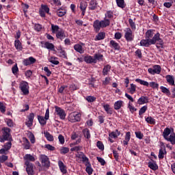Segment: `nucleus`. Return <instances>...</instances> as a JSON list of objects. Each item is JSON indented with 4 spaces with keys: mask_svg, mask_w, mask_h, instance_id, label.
I'll use <instances>...</instances> for the list:
<instances>
[{
    "mask_svg": "<svg viewBox=\"0 0 175 175\" xmlns=\"http://www.w3.org/2000/svg\"><path fill=\"white\" fill-rule=\"evenodd\" d=\"M171 133V134H170ZM169 135L170 137H169ZM163 136L167 142H170L171 144H175V133H172V130L169 128H165L163 132Z\"/></svg>",
    "mask_w": 175,
    "mask_h": 175,
    "instance_id": "obj_1",
    "label": "nucleus"
},
{
    "mask_svg": "<svg viewBox=\"0 0 175 175\" xmlns=\"http://www.w3.org/2000/svg\"><path fill=\"white\" fill-rule=\"evenodd\" d=\"M157 42H159V43L157 44V49H163V40L161 38V33H157L156 34H154L153 37L150 39V43H152V44H155Z\"/></svg>",
    "mask_w": 175,
    "mask_h": 175,
    "instance_id": "obj_2",
    "label": "nucleus"
},
{
    "mask_svg": "<svg viewBox=\"0 0 175 175\" xmlns=\"http://www.w3.org/2000/svg\"><path fill=\"white\" fill-rule=\"evenodd\" d=\"M3 135L0 136L1 143H3L6 140L10 142L12 140V135H10V129L4 127L2 129Z\"/></svg>",
    "mask_w": 175,
    "mask_h": 175,
    "instance_id": "obj_3",
    "label": "nucleus"
},
{
    "mask_svg": "<svg viewBox=\"0 0 175 175\" xmlns=\"http://www.w3.org/2000/svg\"><path fill=\"white\" fill-rule=\"evenodd\" d=\"M81 117V114L77 112H72L70 113L68 116V121L70 122H77L80 121Z\"/></svg>",
    "mask_w": 175,
    "mask_h": 175,
    "instance_id": "obj_4",
    "label": "nucleus"
},
{
    "mask_svg": "<svg viewBox=\"0 0 175 175\" xmlns=\"http://www.w3.org/2000/svg\"><path fill=\"white\" fill-rule=\"evenodd\" d=\"M162 70V68L159 65H154L152 68L148 69V73L150 75H159Z\"/></svg>",
    "mask_w": 175,
    "mask_h": 175,
    "instance_id": "obj_5",
    "label": "nucleus"
},
{
    "mask_svg": "<svg viewBox=\"0 0 175 175\" xmlns=\"http://www.w3.org/2000/svg\"><path fill=\"white\" fill-rule=\"evenodd\" d=\"M19 88L22 91L23 95H28L29 94V86L26 81H23L20 83Z\"/></svg>",
    "mask_w": 175,
    "mask_h": 175,
    "instance_id": "obj_6",
    "label": "nucleus"
},
{
    "mask_svg": "<svg viewBox=\"0 0 175 175\" xmlns=\"http://www.w3.org/2000/svg\"><path fill=\"white\" fill-rule=\"evenodd\" d=\"M124 38L127 42H132L135 39V35H133L131 28L126 29Z\"/></svg>",
    "mask_w": 175,
    "mask_h": 175,
    "instance_id": "obj_7",
    "label": "nucleus"
},
{
    "mask_svg": "<svg viewBox=\"0 0 175 175\" xmlns=\"http://www.w3.org/2000/svg\"><path fill=\"white\" fill-rule=\"evenodd\" d=\"M55 109L57 116H59L61 120H65V118H66V113H65V111L62 109V108L56 106L55 107Z\"/></svg>",
    "mask_w": 175,
    "mask_h": 175,
    "instance_id": "obj_8",
    "label": "nucleus"
},
{
    "mask_svg": "<svg viewBox=\"0 0 175 175\" xmlns=\"http://www.w3.org/2000/svg\"><path fill=\"white\" fill-rule=\"evenodd\" d=\"M36 165H38L39 172L44 170V155H40V161H36Z\"/></svg>",
    "mask_w": 175,
    "mask_h": 175,
    "instance_id": "obj_9",
    "label": "nucleus"
},
{
    "mask_svg": "<svg viewBox=\"0 0 175 175\" xmlns=\"http://www.w3.org/2000/svg\"><path fill=\"white\" fill-rule=\"evenodd\" d=\"M25 165H26V171L27 172V174L29 175H33L35 173L33 172V164L32 163L26 161L25 163Z\"/></svg>",
    "mask_w": 175,
    "mask_h": 175,
    "instance_id": "obj_10",
    "label": "nucleus"
},
{
    "mask_svg": "<svg viewBox=\"0 0 175 175\" xmlns=\"http://www.w3.org/2000/svg\"><path fill=\"white\" fill-rule=\"evenodd\" d=\"M56 38L57 39H59L60 40H64L65 38H66V35L65 34V31L64 29H60L59 31H58L56 33Z\"/></svg>",
    "mask_w": 175,
    "mask_h": 175,
    "instance_id": "obj_11",
    "label": "nucleus"
},
{
    "mask_svg": "<svg viewBox=\"0 0 175 175\" xmlns=\"http://www.w3.org/2000/svg\"><path fill=\"white\" fill-rule=\"evenodd\" d=\"M95 32H98L102 28V23L99 20H96L93 23Z\"/></svg>",
    "mask_w": 175,
    "mask_h": 175,
    "instance_id": "obj_12",
    "label": "nucleus"
},
{
    "mask_svg": "<svg viewBox=\"0 0 175 175\" xmlns=\"http://www.w3.org/2000/svg\"><path fill=\"white\" fill-rule=\"evenodd\" d=\"M151 44H152L151 40L148 38H146V40L143 39L140 41V46H142L143 47H150Z\"/></svg>",
    "mask_w": 175,
    "mask_h": 175,
    "instance_id": "obj_13",
    "label": "nucleus"
},
{
    "mask_svg": "<svg viewBox=\"0 0 175 175\" xmlns=\"http://www.w3.org/2000/svg\"><path fill=\"white\" fill-rule=\"evenodd\" d=\"M58 166L63 174H66V173H68V170H66V165L64 164V162H62V161H58Z\"/></svg>",
    "mask_w": 175,
    "mask_h": 175,
    "instance_id": "obj_14",
    "label": "nucleus"
},
{
    "mask_svg": "<svg viewBox=\"0 0 175 175\" xmlns=\"http://www.w3.org/2000/svg\"><path fill=\"white\" fill-rule=\"evenodd\" d=\"M138 105H144V103H148V97L142 96L137 100Z\"/></svg>",
    "mask_w": 175,
    "mask_h": 175,
    "instance_id": "obj_15",
    "label": "nucleus"
},
{
    "mask_svg": "<svg viewBox=\"0 0 175 175\" xmlns=\"http://www.w3.org/2000/svg\"><path fill=\"white\" fill-rule=\"evenodd\" d=\"M84 61L86 64H95L94 57L91 55L85 56Z\"/></svg>",
    "mask_w": 175,
    "mask_h": 175,
    "instance_id": "obj_16",
    "label": "nucleus"
},
{
    "mask_svg": "<svg viewBox=\"0 0 175 175\" xmlns=\"http://www.w3.org/2000/svg\"><path fill=\"white\" fill-rule=\"evenodd\" d=\"M109 46L114 50H120V44L113 40L110 41Z\"/></svg>",
    "mask_w": 175,
    "mask_h": 175,
    "instance_id": "obj_17",
    "label": "nucleus"
},
{
    "mask_svg": "<svg viewBox=\"0 0 175 175\" xmlns=\"http://www.w3.org/2000/svg\"><path fill=\"white\" fill-rule=\"evenodd\" d=\"M154 32H155L154 29L148 30L145 33L146 39H152L154 35Z\"/></svg>",
    "mask_w": 175,
    "mask_h": 175,
    "instance_id": "obj_18",
    "label": "nucleus"
},
{
    "mask_svg": "<svg viewBox=\"0 0 175 175\" xmlns=\"http://www.w3.org/2000/svg\"><path fill=\"white\" fill-rule=\"evenodd\" d=\"M44 46L48 50L55 51V46H54V44L50 43L49 42H45Z\"/></svg>",
    "mask_w": 175,
    "mask_h": 175,
    "instance_id": "obj_19",
    "label": "nucleus"
},
{
    "mask_svg": "<svg viewBox=\"0 0 175 175\" xmlns=\"http://www.w3.org/2000/svg\"><path fill=\"white\" fill-rule=\"evenodd\" d=\"M165 154H166V148L165 147L161 148L159 152V155H158L159 159H163V158H165Z\"/></svg>",
    "mask_w": 175,
    "mask_h": 175,
    "instance_id": "obj_20",
    "label": "nucleus"
},
{
    "mask_svg": "<svg viewBox=\"0 0 175 175\" xmlns=\"http://www.w3.org/2000/svg\"><path fill=\"white\" fill-rule=\"evenodd\" d=\"M74 50L80 54H83L84 53V49H83V46L79 44H77L74 46Z\"/></svg>",
    "mask_w": 175,
    "mask_h": 175,
    "instance_id": "obj_21",
    "label": "nucleus"
},
{
    "mask_svg": "<svg viewBox=\"0 0 175 175\" xmlns=\"http://www.w3.org/2000/svg\"><path fill=\"white\" fill-rule=\"evenodd\" d=\"M98 3H96V0H91L89 4L90 10H95L96 9V6Z\"/></svg>",
    "mask_w": 175,
    "mask_h": 175,
    "instance_id": "obj_22",
    "label": "nucleus"
},
{
    "mask_svg": "<svg viewBox=\"0 0 175 175\" xmlns=\"http://www.w3.org/2000/svg\"><path fill=\"white\" fill-rule=\"evenodd\" d=\"M122 105H124V101L118 100L114 103V109L115 110H120L121 107H122Z\"/></svg>",
    "mask_w": 175,
    "mask_h": 175,
    "instance_id": "obj_23",
    "label": "nucleus"
},
{
    "mask_svg": "<svg viewBox=\"0 0 175 175\" xmlns=\"http://www.w3.org/2000/svg\"><path fill=\"white\" fill-rule=\"evenodd\" d=\"M104 110L107 114H113V108L110 107V105L106 104L103 105Z\"/></svg>",
    "mask_w": 175,
    "mask_h": 175,
    "instance_id": "obj_24",
    "label": "nucleus"
},
{
    "mask_svg": "<svg viewBox=\"0 0 175 175\" xmlns=\"http://www.w3.org/2000/svg\"><path fill=\"white\" fill-rule=\"evenodd\" d=\"M110 69H111V66L109 64L104 66L103 70V76H107L109 75V72H110Z\"/></svg>",
    "mask_w": 175,
    "mask_h": 175,
    "instance_id": "obj_25",
    "label": "nucleus"
},
{
    "mask_svg": "<svg viewBox=\"0 0 175 175\" xmlns=\"http://www.w3.org/2000/svg\"><path fill=\"white\" fill-rule=\"evenodd\" d=\"M49 62L53 64V65H59V61H58V57L52 56L49 59Z\"/></svg>",
    "mask_w": 175,
    "mask_h": 175,
    "instance_id": "obj_26",
    "label": "nucleus"
},
{
    "mask_svg": "<svg viewBox=\"0 0 175 175\" xmlns=\"http://www.w3.org/2000/svg\"><path fill=\"white\" fill-rule=\"evenodd\" d=\"M59 51V57H61L62 58H65L66 59H68V56H66V52L65 50L62 49L61 47L58 49Z\"/></svg>",
    "mask_w": 175,
    "mask_h": 175,
    "instance_id": "obj_27",
    "label": "nucleus"
},
{
    "mask_svg": "<svg viewBox=\"0 0 175 175\" xmlns=\"http://www.w3.org/2000/svg\"><path fill=\"white\" fill-rule=\"evenodd\" d=\"M105 36L106 33L105 32H100L96 35L95 40H103Z\"/></svg>",
    "mask_w": 175,
    "mask_h": 175,
    "instance_id": "obj_28",
    "label": "nucleus"
},
{
    "mask_svg": "<svg viewBox=\"0 0 175 175\" xmlns=\"http://www.w3.org/2000/svg\"><path fill=\"white\" fill-rule=\"evenodd\" d=\"M94 58L95 59V64H96L98 61H103V55L100 53H96L94 55Z\"/></svg>",
    "mask_w": 175,
    "mask_h": 175,
    "instance_id": "obj_29",
    "label": "nucleus"
},
{
    "mask_svg": "<svg viewBox=\"0 0 175 175\" xmlns=\"http://www.w3.org/2000/svg\"><path fill=\"white\" fill-rule=\"evenodd\" d=\"M165 79L170 85H174V78L172 75H167Z\"/></svg>",
    "mask_w": 175,
    "mask_h": 175,
    "instance_id": "obj_30",
    "label": "nucleus"
},
{
    "mask_svg": "<svg viewBox=\"0 0 175 175\" xmlns=\"http://www.w3.org/2000/svg\"><path fill=\"white\" fill-rule=\"evenodd\" d=\"M102 28H106L110 25V21L105 18L103 21H100Z\"/></svg>",
    "mask_w": 175,
    "mask_h": 175,
    "instance_id": "obj_31",
    "label": "nucleus"
},
{
    "mask_svg": "<svg viewBox=\"0 0 175 175\" xmlns=\"http://www.w3.org/2000/svg\"><path fill=\"white\" fill-rule=\"evenodd\" d=\"M58 17H62L66 14V11L65 10H63L62 8H59L56 12Z\"/></svg>",
    "mask_w": 175,
    "mask_h": 175,
    "instance_id": "obj_32",
    "label": "nucleus"
},
{
    "mask_svg": "<svg viewBox=\"0 0 175 175\" xmlns=\"http://www.w3.org/2000/svg\"><path fill=\"white\" fill-rule=\"evenodd\" d=\"M129 93L133 95L136 92V85L131 83L130 88H129Z\"/></svg>",
    "mask_w": 175,
    "mask_h": 175,
    "instance_id": "obj_33",
    "label": "nucleus"
},
{
    "mask_svg": "<svg viewBox=\"0 0 175 175\" xmlns=\"http://www.w3.org/2000/svg\"><path fill=\"white\" fill-rule=\"evenodd\" d=\"M14 46L16 50H23V45H21V42H20L18 40H15Z\"/></svg>",
    "mask_w": 175,
    "mask_h": 175,
    "instance_id": "obj_34",
    "label": "nucleus"
},
{
    "mask_svg": "<svg viewBox=\"0 0 175 175\" xmlns=\"http://www.w3.org/2000/svg\"><path fill=\"white\" fill-rule=\"evenodd\" d=\"M86 166V172L88 173V174L91 175L92 174V172H94V170H92V168L91 167V163H88V164H85Z\"/></svg>",
    "mask_w": 175,
    "mask_h": 175,
    "instance_id": "obj_35",
    "label": "nucleus"
},
{
    "mask_svg": "<svg viewBox=\"0 0 175 175\" xmlns=\"http://www.w3.org/2000/svg\"><path fill=\"white\" fill-rule=\"evenodd\" d=\"M59 25H55L52 24L51 25V31L52 33H57V32H58V31H59Z\"/></svg>",
    "mask_w": 175,
    "mask_h": 175,
    "instance_id": "obj_36",
    "label": "nucleus"
},
{
    "mask_svg": "<svg viewBox=\"0 0 175 175\" xmlns=\"http://www.w3.org/2000/svg\"><path fill=\"white\" fill-rule=\"evenodd\" d=\"M87 6H88L87 1H81L80 6H79L81 10H86Z\"/></svg>",
    "mask_w": 175,
    "mask_h": 175,
    "instance_id": "obj_37",
    "label": "nucleus"
},
{
    "mask_svg": "<svg viewBox=\"0 0 175 175\" xmlns=\"http://www.w3.org/2000/svg\"><path fill=\"white\" fill-rule=\"evenodd\" d=\"M83 133L86 139H91V134L90 133V130L88 129H83Z\"/></svg>",
    "mask_w": 175,
    "mask_h": 175,
    "instance_id": "obj_38",
    "label": "nucleus"
},
{
    "mask_svg": "<svg viewBox=\"0 0 175 175\" xmlns=\"http://www.w3.org/2000/svg\"><path fill=\"white\" fill-rule=\"evenodd\" d=\"M148 167H150V169H152V170H158V165H157L155 163L149 162Z\"/></svg>",
    "mask_w": 175,
    "mask_h": 175,
    "instance_id": "obj_39",
    "label": "nucleus"
},
{
    "mask_svg": "<svg viewBox=\"0 0 175 175\" xmlns=\"http://www.w3.org/2000/svg\"><path fill=\"white\" fill-rule=\"evenodd\" d=\"M24 159H25L26 161H28V162H29V161L31 162H35V157H33V156L31 154H26L24 157Z\"/></svg>",
    "mask_w": 175,
    "mask_h": 175,
    "instance_id": "obj_40",
    "label": "nucleus"
},
{
    "mask_svg": "<svg viewBox=\"0 0 175 175\" xmlns=\"http://www.w3.org/2000/svg\"><path fill=\"white\" fill-rule=\"evenodd\" d=\"M116 3L118 8H121V9L125 8V1L124 0H116Z\"/></svg>",
    "mask_w": 175,
    "mask_h": 175,
    "instance_id": "obj_41",
    "label": "nucleus"
},
{
    "mask_svg": "<svg viewBox=\"0 0 175 175\" xmlns=\"http://www.w3.org/2000/svg\"><path fill=\"white\" fill-rule=\"evenodd\" d=\"M45 137L48 142H54V136H53V135L50 134L49 132L45 133Z\"/></svg>",
    "mask_w": 175,
    "mask_h": 175,
    "instance_id": "obj_42",
    "label": "nucleus"
},
{
    "mask_svg": "<svg viewBox=\"0 0 175 175\" xmlns=\"http://www.w3.org/2000/svg\"><path fill=\"white\" fill-rule=\"evenodd\" d=\"M135 81L137 83H139V84H141L142 85H146V87H148L150 85V83H148V82L146 81H143L140 79H136Z\"/></svg>",
    "mask_w": 175,
    "mask_h": 175,
    "instance_id": "obj_43",
    "label": "nucleus"
},
{
    "mask_svg": "<svg viewBox=\"0 0 175 175\" xmlns=\"http://www.w3.org/2000/svg\"><path fill=\"white\" fill-rule=\"evenodd\" d=\"M146 122H148V124H150L151 125H155V119L152 118V117L151 116L146 118Z\"/></svg>",
    "mask_w": 175,
    "mask_h": 175,
    "instance_id": "obj_44",
    "label": "nucleus"
},
{
    "mask_svg": "<svg viewBox=\"0 0 175 175\" xmlns=\"http://www.w3.org/2000/svg\"><path fill=\"white\" fill-rule=\"evenodd\" d=\"M160 90H161V92H163V94H166V95H167V96H169L170 95V90H169V89H167L163 86H161Z\"/></svg>",
    "mask_w": 175,
    "mask_h": 175,
    "instance_id": "obj_45",
    "label": "nucleus"
},
{
    "mask_svg": "<svg viewBox=\"0 0 175 175\" xmlns=\"http://www.w3.org/2000/svg\"><path fill=\"white\" fill-rule=\"evenodd\" d=\"M147 109H148V107H147V105H145L144 107H142L139 111V116H143V114H144V113L146 111H147Z\"/></svg>",
    "mask_w": 175,
    "mask_h": 175,
    "instance_id": "obj_46",
    "label": "nucleus"
},
{
    "mask_svg": "<svg viewBox=\"0 0 175 175\" xmlns=\"http://www.w3.org/2000/svg\"><path fill=\"white\" fill-rule=\"evenodd\" d=\"M44 167L49 169L50 167V160L47 156H44Z\"/></svg>",
    "mask_w": 175,
    "mask_h": 175,
    "instance_id": "obj_47",
    "label": "nucleus"
},
{
    "mask_svg": "<svg viewBox=\"0 0 175 175\" xmlns=\"http://www.w3.org/2000/svg\"><path fill=\"white\" fill-rule=\"evenodd\" d=\"M173 1L175 2V0H169L168 1L164 3V6L165 8H172V5H173Z\"/></svg>",
    "mask_w": 175,
    "mask_h": 175,
    "instance_id": "obj_48",
    "label": "nucleus"
},
{
    "mask_svg": "<svg viewBox=\"0 0 175 175\" xmlns=\"http://www.w3.org/2000/svg\"><path fill=\"white\" fill-rule=\"evenodd\" d=\"M86 100H88V102L91 103L96 100V97L92 96H86Z\"/></svg>",
    "mask_w": 175,
    "mask_h": 175,
    "instance_id": "obj_49",
    "label": "nucleus"
},
{
    "mask_svg": "<svg viewBox=\"0 0 175 175\" xmlns=\"http://www.w3.org/2000/svg\"><path fill=\"white\" fill-rule=\"evenodd\" d=\"M39 14L41 17H44V5L42 4L39 10Z\"/></svg>",
    "mask_w": 175,
    "mask_h": 175,
    "instance_id": "obj_50",
    "label": "nucleus"
},
{
    "mask_svg": "<svg viewBox=\"0 0 175 175\" xmlns=\"http://www.w3.org/2000/svg\"><path fill=\"white\" fill-rule=\"evenodd\" d=\"M12 72L14 75H17V73H18V67L17 66V64H15L12 67Z\"/></svg>",
    "mask_w": 175,
    "mask_h": 175,
    "instance_id": "obj_51",
    "label": "nucleus"
},
{
    "mask_svg": "<svg viewBox=\"0 0 175 175\" xmlns=\"http://www.w3.org/2000/svg\"><path fill=\"white\" fill-rule=\"evenodd\" d=\"M128 108L129 109L131 113H135V111H137V109H136V108H135V107L132 106V105H131V103H129Z\"/></svg>",
    "mask_w": 175,
    "mask_h": 175,
    "instance_id": "obj_52",
    "label": "nucleus"
},
{
    "mask_svg": "<svg viewBox=\"0 0 175 175\" xmlns=\"http://www.w3.org/2000/svg\"><path fill=\"white\" fill-rule=\"evenodd\" d=\"M96 159L102 166H105V165H106V161L102 157H97Z\"/></svg>",
    "mask_w": 175,
    "mask_h": 175,
    "instance_id": "obj_53",
    "label": "nucleus"
},
{
    "mask_svg": "<svg viewBox=\"0 0 175 175\" xmlns=\"http://www.w3.org/2000/svg\"><path fill=\"white\" fill-rule=\"evenodd\" d=\"M135 135L137 139H139V140H142V139L144 137V135H143V133H142V132L140 131L135 132Z\"/></svg>",
    "mask_w": 175,
    "mask_h": 175,
    "instance_id": "obj_54",
    "label": "nucleus"
},
{
    "mask_svg": "<svg viewBox=\"0 0 175 175\" xmlns=\"http://www.w3.org/2000/svg\"><path fill=\"white\" fill-rule=\"evenodd\" d=\"M97 147L99 148V150H105V146H103V143H102L100 141L97 142Z\"/></svg>",
    "mask_w": 175,
    "mask_h": 175,
    "instance_id": "obj_55",
    "label": "nucleus"
},
{
    "mask_svg": "<svg viewBox=\"0 0 175 175\" xmlns=\"http://www.w3.org/2000/svg\"><path fill=\"white\" fill-rule=\"evenodd\" d=\"M129 23L130 24V27L133 29H136V25L135 24V22H133V20H132L131 18H130L129 20Z\"/></svg>",
    "mask_w": 175,
    "mask_h": 175,
    "instance_id": "obj_56",
    "label": "nucleus"
},
{
    "mask_svg": "<svg viewBox=\"0 0 175 175\" xmlns=\"http://www.w3.org/2000/svg\"><path fill=\"white\" fill-rule=\"evenodd\" d=\"M45 148H47L49 150V151H55V147H54L50 144H46Z\"/></svg>",
    "mask_w": 175,
    "mask_h": 175,
    "instance_id": "obj_57",
    "label": "nucleus"
},
{
    "mask_svg": "<svg viewBox=\"0 0 175 175\" xmlns=\"http://www.w3.org/2000/svg\"><path fill=\"white\" fill-rule=\"evenodd\" d=\"M149 85H150V87H151L152 88H157V89H158L159 87V84H158V83H155V82H150V83H149Z\"/></svg>",
    "mask_w": 175,
    "mask_h": 175,
    "instance_id": "obj_58",
    "label": "nucleus"
},
{
    "mask_svg": "<svg viewBox=\"0 0 175 175\" xmlns=\"http://www.w3.org/2000/svg\"><path fill=\"white\" fill-rule=\"evenodd\" d=\"M29 139H30L31 143H35V135L32 133H29Z\"/></svg>",
    "mask_w": 175,
    "mask_h": 175,
    "instance_id": "obj_59",
    "label": "nucleus"
},
{
    "mask_svg": "<svg viewBox=\"0 0 175 175\" xmlns=\"http://www.w3.org/2000/svg\"><path fill=\"white\" fill-rule=\"evenodd\" d=\"M58 139L60 144H64L65 143V137L62 135H59Z\"/></svg>",
    "mask_w": 175,
    "mask_h": 175,
    "instance_id": "obj_60",
    "label": "nucleus"
},
{
    "mask_svg": "<svg viewBox=\"0 0 175 175\" xmlns=\"http://www.w3.org/2000/svg\"><path fill=\"white\" fill-rule=\"evenodd\" d=\"M69 152V148L66 147H63L62 149H60V153L62 154H68Z\"/></svg>",
    "mask_w": 175,
    "mask_h": 175,
    "instance_id": "obj_61",
    "label": "nucleus"
},
{
    "mask_svg": "<svg viewBox=\"0 0 175 175\" xmlns=\"http://www.w3.org/2000/svg\"><path fill=\"white\" fill-rule=\"evenodd\" d=\"M38 120L41 125H44V118L43 116H38Z\"/></svg>",
    "mask_w": 175,
    "mask_h": 175,
    "instance_id": "obj_62",
    "label": "nucleus"
},
{
    "mask_svg": "<svg viewBox=\"0 0 175 175\" xmlns=\"http://www.w3.org/2000/svg\"><path fill=\"white\" fill-rule=\"evenodd\" d=\"M0 111H1V113H5V111H6V107L3 105V103H1V102H0Z\"/></svg>",
    "mask_w": 175,
    "mask_h": 175,
    "instance_id": "obj_63",
    "label": "nucleus"
},
{
    "mask_svg": "<svg viewBox=\"0 0 175 175\" xmlns=\"http://www.w3.org/2000/svg\"><path fill=\"white\" fill-rule=\"evenodd\" d=\"M4 148L8 151V150H10L12 148V142H9L7 144L4 145Z\"/></svg>",
    "mask_w": 175,
    "mask_h": 175,
    "instance_id": "obj_64",
    "label": "nucleus"
}]
</instances>
